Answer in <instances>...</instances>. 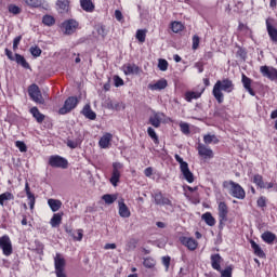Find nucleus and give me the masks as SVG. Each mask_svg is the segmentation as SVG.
<instances>
[{
  "label": "nucleus",
  "mask_w": 277,
  "mask_h": 277,
  "mask_svg": "<svg viewBox=\"0 0 277 277\" xmlns=\"http://www.w3.org/2000/svg\"><path fill=\"white\" fill-rule=\"evenodd\" d=\"M235 90V83L228 78L217 80L213 85L212 95L219 104L224 103V93L230 94Z\"/></svg>",
  "instance_id": "f257e3e1"
},
{
  "label": "nucleus",
  "mask_w": 277,
  "mask_h": 277,
  "mask_svg": "<svg viewBox=\"0 0 277 277\" xmlns=\"http://www.w3.org/2000/svg\"><path fill=\"white\" fill-rule=\"evenodd\" d=\"M175 161L180 163V171L183 174L184 179L187 181V183H194V173L189 170V163L187 161L183 160L179 154L174 155Z\"/></svg>",
  "instance_id": "f03ea898"
},
{
  "label": "nucleus",
  "mask_w": 277,
  "mask_h": 277,
  "mask_svg": "<svg viewBox=\"0 0 277 277\" xmlns=\"http://www.w3.org/2000/svg\"><path fill=\"white\" fill-rule=\"evenodd\" d=\"M77 105H79V98H77V96H69L65 101L63 107L60 108L58 114H61V116H66V114H70V111L75 109Z\"/></svg>",
  "instance_id": "7ed1b4c3"
},
{
  "label": "nucleus",
  "mask_w": 277,
  "mask_h": 277,
  "mask_svg": "<svg viewBox=\"0 0 277 277\" xmlns=\"http://www.w3.org/2000/svg\"><path fill=\"white\" fill-rule=\"evenodd\" d=\"M54 267L56 277H67L64 272V269H66V260L60 253H56L54 258Z\"/></svg>",
  "instance_id": "20e7f679"
},
{
  "label": "nucleus",
  "mask_w": 277,
  "mask_h": 277,
  "mask_svg": "<svg viewBox=\"0 0 277 277\" xmlns=\"http://www.w3.org/2000/svg\"><path fill=\"white\" fill-rule=\"evenodd\" d=\"M49 166H51V168H61V170H66L68 169V159L60 155H53L49 158Z\"/></svg>",
  "instance_id": "39448f33"
},
{
  "label": "nucleus",
  "mask_w": 277,
  "mask_h": 277,
  "mask_svg": "<svg viewBox=\"0 0 277 277\" xmlns=\"http://www.w3.org/2000/svg\"><path fill=\"white\" fill-rule=\"evenodd\" d=\"M229 195H232L233 198H237V200H243L246 198V190L239 183L229 181Z\"/></svg>",
  "instance_id": "423d86ee"
},
{
  "label": "nucleus",
  "mask_w": 277,
  "mask_h": 277,
  "mask_svg": "<svg viewBox=\"0 0 277 277\" xmlns=\"http://www.w3.org/2000/svg\"><path fill=\"white\" fill-rule=\"evenodd\" d=\"M0 249L4 256H12L14 249L12 248V240L10 239V236L3 235L0 237Z\"/></svg>",
  "instance_id": "0eeeda50"
},
{
  "label": "nucleus",
  "mask_w": 277,
  "mask_h": 277,
  "mask_svg": "<svg viewBox=\"0 0 277 277\" xmlns=\"http://www.w3.org/2000/svg\"><path fill=\"white\" fill-rule=\"evenodd\" d=\"M28 94L35 103L44 105V97H42V92H40V87H38V84H31L28 88Z\"/></svg>",
  "instance_id": "6e6552de"
},
{
  "label": "nucleus",
  "mask_w": 277,
  "mask_h": 277,
  "mask_svg": "<svg viewBox=\"0 0 277 277\" xmlns=\"http://www.w3.org/2000/svg\"><path fill=\"white\" fill-rule=\"evenodd\" d=\"M124 166L120 162L113 163V173L110 176V183L114 187H118V183H120L121 171Z\"/></svg>",
  "instance_id": "1a4fd4ad"
},
{
  "label": "nucleus",
  "mask_w": 277,
  "mask_h": 277,
  "mask_svg": "<svg viewBox=\"0 0 277 277\" xmlns=\"http://www.w3.org/2000/svg\"><path fill=\"white\" fill-rule=\"evenodd\" d=\"M266 31L272 42L277 43V23L276 19L268 17L266 18Z\"/></svg>",
  "instance_id": "9d476101"
},
{
  "label": "nucleus",
  "mask_w": 277,
  "mask_h": 277,
  "mask_svg": "<svg viewBox=\"0 0 277 277\" xmlns=\"http://www.w3.org/2000/svg\"><path fill=\"white\" fill-rule=\"evenodd\" d=\"M217 211H219L220 228H222V226H224V222H228V206L226 205V202L220 201Z\"/></svg>",
  "instance_id": "9b49d317"
},
{
  "label": "nucleus",
  "mask_w": 277,
  "mask_h": 277,
  "mask_svg": "<svg viewBox=\"0 0 277 277\" xmlns=\"http://www.w3.org/2000/svg\"><path fill=\"white\" fill-rule=\"evenodd\" d=\"M78 27L79 22H77L76 19H67L62 24V29L64 30V34H66L67 36L75 34Z\"/></svg>",
  "instance_id": "f8f14e48"
},
{
  "label": "nucleus",
  "mask_w": 277,
  "mask_h": 277,
  "mask_svg": "<svg viewBox=\"0 0 277 277\" xmlns=\"http://www.w3.org/2000/svg\"><path fill=\"white\" fill-rule=\"evenodd\" d=\"M260 72L262 77H266L271 81H277V69L275 67H269L267 65L260 67Z\"/></svg>",
  "instance_id": "ddd939ff"
},
{
  "label": "nucleus",
  "mask_w": 277,
  "mask_h": 277,
  "mask_svg": "<svg viewBox=\"0 0 277 277\" xmlns=\"http://www.w3.org/2000/svg\"><path fill=\"white\" fill-rule=\"evenodd\" d=\"M155 205H158L159 207H172V201L168 199V197H164L161 192H157L153 195Z\"/></svg>",
  "instance_id": "4468645a"
},
{
  "label": "nucleus",
  "mask_w": 277,
  "mask_h": 277,
  "mask_svg": "<svg viewBox=\"0 0 277 277\" xmlns=\"http://www.w3.org/2000/svg\"><path fill=\"white\" fill-rule=\"evenodd\" d=\"M166 115L163 113H157L153 110V116L149 117V124L154 127L155 129H159L161 127V121L163 120V117Z\"/></svg>",
  "instance_id": "2eb2a0df"
},
{
  "label": "nucleus",
  "mask_w": 277,
  "mask_h": 277,
  "mask_svg": "<svg viewBox=\"0 0 277 277\" xmlns=\"http://www.w3.org/2000/svg\"><path fill=\"white\" fill-rule=\"evenodd\" d=\"M199 157L203 159H213V149L207 147L205 144H199L197 147Z\"/></svg>",
  "instance_id": "dca6fc26"
},
{
  "label": "nucleus",
  "mask_w": 277,
  "mask_h": 277,
  "mask_svg": "<svg viewBox=\"0 0 277 277\" xmlns=\"http://www.w3.org/2000/svg\"><path fill=\"white\" fill-rule=\"evenodd\" d=\"M180 241L182 246H185V248L194 251L196 248H198V241L194 238L190 237H181Z\"/></svg>",
  "instance_id": "f3484780"
},
{
  "label": "nucleus",
  "mask_w": 277,
  "mask_h": 277,
  "mask_svg": "<svg viewBox=\"0 0 277 277\" xmlns=\"http://www.w3.org/2000/svg\"><path fill=\"white\" fill-rule=\"evenodd\" d=\"M210 261L213 269H215L216 272H222V255H220L219 253L212 254L210 256Z\"/></svg>",
  "instance_id": "a211bd4d"
},
{
  "label": "nucleus",
  "mask_w": 277,
  "mask_h": 277,
  "mask_svg": "<svg viewBox=\"0 0 277 277\" xmlns=\"http://www.w3.org/2000/svg\"><path fill=\"white\" fill-rule=\"evenodd\" d=\"M241 83H242L245 90H247V92H249V94L251 96H255L256 93L252 89V79L248 78V76H246V74H242V76H241Z\"/></svg>",
  "instance_id": "6ab92c4d"
},
{
  "label": "nucleus",
  "mask_w": 277,
  "mask_h": 277,
  "mask_svg": "<svg viewBox=\"0 0 277 277\" xmlns=\"http://www.w3.org/2000/svg\"><path fill=\"white\" fill-rule=\"evenodd\" d=\"M168 88V80L160 79L155 83H149L148 89L153 91L166 90Z\"/></svg>",
  "instance_id": "aec40b11"
},
{
  "label": "nucleus",
  "mask_w": 277,
  "mask_h": 277,
  "mask_svg": "<svg viewBox=\"0 0 277 277\" xmlns=\"http://www.w3.org/2000/svg\"><path fill=\"white\" fill-rule=\"evenodd\" d=\"M56 5L60 14H68V10H70V2L68 0H57Z\"/></svg>",
  "instance_id": "412c9836"
},
{
  "label": "nucleus",
  "mask_w": 277,
  "mask_h": 277,
  "mask_svg": "<svg viewBox=\"0 0 277 277\" xmlns=\"http://www.w3.org/2000/svg\"><path fill=\"white\" fill-rule=\"evenodd\" d=\"M250 243L255 256H259V259H265V251H263L261 246H259L254 240H250Z\"/></svg>",
  "instance_id": "4be33fe9"
},
{
  "label": "nucleus",
  "mask_w": 277,
  "mask_h": 277,
  "mask_svg": "<svg viewBox=\"0 0 277 277\" xmlns=\"http://www.w3.org/2000/svg\"><path fill=\"white\" fill-rule=\"evenodd\" d=\"M114 135L111 133H105L101 138H100V146L102 148H109V144H111Z\"/></svg>",
  "instance_id": "5701e85b"
},
{
  "label": "nucleus",
  "mask_w": 277,
  "mask_h": 277,
  "mask_svg": "<svg viewBox=\"0 0 277 277\" xmlns=\"http://www.w3.org/2000/svg\"><path fill=\"white\" fill-rule=\"evenodd\" d=\"M124 75H140V67L135 64H128L123 66Z\"/></svg>",
  "instance_id": "b1692460"
},
{
  "label": "nucleus",
  "mask_w": 277,
  "mask_h": 277,
  "mask_svg": "<svg viewBox=\"0 0 277 277\" xmlns=\"http://www.w3.org/2000/svg\"><path fill=\"white\" fill-rule=\"evenodd\" d=\"M119 215L120 217H131V210L124 201H119Z\"/></svg>",
  "instance_id": "393cba45"
},
{
  "label": "nucleus",
  "mask_w": 277,
  "mask_h": 277,
  "mask_svg": "<svg viewBox=\"0 0 277 277\" xmlns=\"http://www.w3.org/2000/svg\"><path fill=\"white\" fill-rule=\"evenodd\" d=\"M82 116L87 117L89 120H96V113L90 107V104H87L81 110Z\"/></svg>",
  "instance_id": "a878e982"
},
{
  "label": "nucleus",
  "mask_w": 277,
  "mask_h": 277,
  "mask_svg": "<svg viewBox=\"0 0 277 277\" xmlns=\"http://www.w3.org/2000/svg\"><path fill=\"white\" fill-rule=\"evenodd\" d=\"M62 217H64V212L53 214L52 219L50 220V225L52 228H57L60 224H62Z\"/></svg>",
  "instance_id": "bb28decb"
},
{
  "label": "nucleus",
  "mask_w": 277,
  "mask_h": 277,
  "mask_svg": "<svg viewBox=\"0 0 277 277\" xmlns=\"http://www.w3.org/2000/svg\"><path fill=\"white\" fill-rule=\"evenodd\" d=\"M203 92H205V89H202L201 92L188 91L185 93V101H187V103H192V101L200 98Z\"/></svg>",
  "instance_id": "cd10ccee"
},
{
  "label": "nucleus",
  "mask_w": 277,
  "mask_h": 277,
  "mask_svg": "<svg viewBox=\"0 0 277 277\" xmlns=\"http://www.w3.org/2000/svg\"><path fill=\"white\" fill-rule=\"evenodd\" d=\"M261 237L265 243H268V246H272V243L276 241V234L272 232H264Z\"/></svg>",
  "instance_id": "c85d7f7f"
},
{
  "label": "nucleus",
  "mask_w": 277,
  "mask_h": 277,
  "mask_svg": "<svg viewBox=\"0 0 277 277\" xmlns=\"http://www.w3.org/2000/svg\"><path fill=\"white\" fill-rule=\"evenodd\" d=\"M80 6L84 12H94V2L92 0H80Z\"/></svg>",
  "instance_id": "c756f323"
},
{
  "label": "nucleus",
  "mask_w": 277,
  "mask_h": 277,
  "mask_svg": "<svg viewBox=\"0 0 277 277\" xmlns=\"http://www.w3.org/2000/svg\"><path fill=\"white\" fill-rule=\"evenodd\" d=\"M30 114L37 120V122H39V123L44 122V115L42 113H40L38 107L30 108Z\"/></svg>",
  "instance_id": "7c9ffc66"
},
{
  "label": "nucleus",
  "mask_w": 277,
  "mask_h": 277,
  "mask_svg": "<svg viewBox=\"0 0 277 277\" xmlns=\"http://www.w3.org/2000/svg\"><path fill=\"white\" fill-rule=\"evenodd\" d=\"M15 62L16 64H19V66H22L23 68H26V70H29V68H31V66H29V63L27 62V60H25V56L21 55V54H15Z\"/></svg>",
  "instance_id": "2f4dec72"
},
{
  "label": "nucleus",
  "mask_w": 277,
  "mask_h": 277,
  "mask_svg": "<svg viewBox=\"0 0 277 277\" xmlns=\"http://www.w3.org/2000/svg\"><path fill=\"white\" fill-rule=\"evenodd\" d=\"M48 205L53 213L57 212L58 209H62V201L57 199H49Z\"/></svg>",
  "instance_id": "473e14b6"
},
{
  "label": "nucleus",
  "mask_w": 277,
  "mask_h": 277,
  "mask_svg": "<svg viewBox=\"0 0 277 277\" xmlns=\"http://www.w3.org/2000/svg\"><path fill=\"white\" fill-rule=\"evenodd\" d=\"M201 219L208 226H213L215 224V217H213V214L211 212H206L201 215Z\"/></svg>",
  "instance_id": "72a5a7b5"
},
{
  "label": "nucleus",
  "mask_w": 277,
  "mask_h": 277,
  "mask_svg": "<svg viewBox=\"0 0 277 277\" xmlns=\"http://www.w3.org/2000/svg\"><path fill=\"white\" fill-rule=\"evenodd\" d=\"M8 200H14V194H12L10 192L2 193L0 195V206L4 207L5 201H8Z\"/></svg>",
  "instance_id": "f704fd0d"
},
{
  "label": "nucleus",
  "mask_w": 277,
  "mask_h": 277,
  "mask_svg": "<svg viewBox=\"0 0 277 277\" xmlns=\"http://www.w3.org/2000/svg\"><path fill=\"white\" fill-rule=\"evenodd\" d=\"M102 200H104V202H106V205H114L116 202V200H118V196L106 194V195L102 196Z\"/></svg>",
  "instance_id": "c9c22d12"
},
{
  "label": "nucleus",
  "mask_w": 277,
  "mask_h": 277,
  "mask_svg": "<svg viewBox=\"0 0 277 277\" xmlns=\"http://www.w3.org/2000/svg\"><path fill=\"white\" fill-rule=\"evenodd\" d=\"M253 183L260 187V189H265V182L263 181V175L255 174L253 176Z\"/></svg>",
  "instance_id": "e433bc0d"
},
{
  "label": "nucleus",
  "mask_w": 277,
  "mask_h": 277,
  "mask_svg": "<svg viewBox=\"0 0 277 277\" xmlns=\"http://www.w3.org/2000/svg\"><path fill=\"white\" fill-rule=\"evenodd\" d=\"M43 25H47L48 27H51L52 25H55V17L51 15H44L42 17Z\"/></svg>",
  "instance_id": "4c0bfd02"
},
{
  "label": "nucleus",
  "mask_w": 277,
  "mask_h": 277,
  "mask_svg": "<svg viewBox=\"0 0 277 277\" xmlns=\"http://www.w3.org/2000/svg\"><path fill=\"white\" fill-rule=\"evenodd\" d=\"M43 0H24L29 8H40Z\"/></svg>",
  "instance_id": "58836bf2"
},
{
  "label": "nucleus",
  "mask_w": 277,
  "mask_h": 277,
  "mask_svg": "<svg viewBox=\"0 0 277 277\" xmlns=\"http://www.w3.org/2000/svg\"><path fill=\"white\" fill-rule=\"evenodd\" d=\"M136 40H138V42H141V43L146 42V30L138 29L136 31Z\"/></svg>",
  "instance_id": "ea45409f"
},
{
  "label": "nucleus",
  "mask_w": 277,
  "mask_h": 277,
  "mask_svg": "<svg viewBox=\"0 0 277 277\" xmlns=\"http://www.w3.org/2000/svg\"><path fill=\"white\" fill-rule=\"evenodd\" d=\"M171 29L173 34H179V31H183V24L181 22H173L171 24Z\"/></svg>",
  "instance_id": "a19ab883"
},
{
  "label": "nucleus",
  "mask_w": 277,
  "mask_h": 277,
  "mask_svg": "<svg viewBox=\"0 0 277 277\" xmlns=\"http://www.w3.org/2000/svg\"><path fill=\"white\" fill-rule=\"evenodd\" d=\"M9 12L10 14H14L16 16L17 14H21L23 12V9H21V6L16 4H10Z\"/></svg>",
  "instance_id": "79ce46f5"
},
{
  "label": "nucleus",
  "mask_w": 277,
  "mask_h": 277,
  "mask_svg": "<svg viewBox=\"0 0 277 277\" xmlns=\"http://www.w3.org/2000/svg\"><path fill=\"white\" fill-rule=\"evenodd\" d=\"M29 52L32 55V57H40V55H42V50L38 45L31 47L29 49Z\"/></svg>",
  "instance_id": "37998d69"
},
{
  "label": "nucleus",
  "mask_w": 277,
  "mask_h": 277,
  "mask_svg": "<svg viewBox=\"0 0 277 277\" xmlns=\"http://www.w3.org/2000/svg\"><path fill=\"white\" fill-rule=\"evenodd\" d=\"M147 134L149 135V137H151V140L155 142V144L159 143V136H157V132H155V129L153 128H147Z\"/></svg>",
  "instance_id": "c03bdc74"
},
{
  "label": "nucleus",
  "mask_w": 277,
  "mask_h": 277,
  "mask_svg": "<svg viewBox=\"0 0 277 277\" xmlns=\"http://www.w3.org/2000/svg\"><path fill=\"white\" fill-rule=\"evenodd\" d=\"M219 272L221 273V277H233V265H229L225 269H221Z\"/></svg>",
  "instance_id": "a18cd8bd"
},
{
  "label": "nucleus",
  "mask_w": 277,
  "mask_h": 277,
  "mask_svg": "<svg viewBox=\"0 0 277 277\" xmlns=\"http://www.w3.org/2000/svg\"><path fill=\"white\" fill-rule=\"evenodd\" d=\"M96 32L98 34V36H102L103 38H106L108 31L107 28L104 25H97L95 27Z\"/></svg>",
  "instance_id": "49530a36"
},
{
  "label": "nucleus",
  "mask_w": 277,
  "mask_h": 277,
  "mask_svg": "<svg viewBox=\"0 0 277 277\" xmlns=\"http://www.w3.org/2000/svg\"><path fill=\"white\" fill-rule=\"evenodd\" d=\"M168 62L166 61V58H160L158 61V68L159 70H161L162 72H166V70H168Z\"/></svg>",
  "instance_id": "de8ad7c7"
},
{
  "label": "nucleus",
  "mask_w": 277,
  "mask_h": 277,
  "mask_svg": "<svg viewBox=\"0 0 277 277\" xmlns=\"http://www.w3.org/2000/svg\"><path fill=\"white\" fill-rule=\"evenodd\" d=\"M16 148H18L19 153H27V145L23 141L15 142Z\"/></svg>",
  "instance_id": "09e8293b"
},
{
  "label": "nucleus",
  "mask_w": 277,
  "mask_h": 277,
  "mask_svg": "<svg viewBox=\"0 0 277 277\" xmlns=\"http://www.w3.org/2000/svg\"><path fill=\"white\" fill-rule=\"evenodd\" d=\"M180 129H181L182 133H184V135H189V133H190V131H189V123L181 122L180 123Z\"/></svg>",
  "instance_id": "8fccbe9b"
},
{
  "label": "nucleus",
  "mask_w": 277,
  "mask_h": 277,
  "mask_svg": "<svg viewBox=\"0 0 277 277\" xmlns=\"http://www.w3.org/2000/svg\"><path fill=\"white\" fill-rule=\"evenodd\" d=\"M144 267H147L148 269H151V267L155 266V260L151 258H146L143 262Z\"/></svg>",
  "instance_id": "3c124183"
},
{
  "label": "nucleus",
  "mask_w": 277,
  "mask_h": 277,
  "mask_svg": "<svg viewBox=\"0 0 277 277\" xmlns=\"http://www.w3.org/2000/svg\"><path fill=\"white\" fill-rule=\"evenodd\" d=\"M258 207H260V209H265V207H267V198L265 197H260L256 201Z\"/></svg>",
  "instance_id": "603ef678"
},
{
  "label": "nucleus",
  "mask_w": 277,
  "mask_h": 277,
  "mask_svg": "<svg viewBox=\"0 0 277 277\" xmlns=\"http://www.w3.org/2000/svg\"><path fill=\"white\" fill-rule=\"evenodd\" d=\"M79 144H81V141H72V140H67V146L68 148L75 149L79 146Z\"/></svg>",
  "instance_id": "864d4df0"
},
{
  "label": "nucleus",
  "mask_w": 277,
  "mask_h": 277,
  "mask_svg": "<svg viewBox=\"0 0 277 277\" xmlns=\"http://www.w3.org/2000/svg\"><path fill=\"white\" fill-rule=\"evenodd\" d=\"M198 47H200V37H198V35H195L193 37V50L196 51Z\"/></svg>",
  "instance_id": "5fc2aeb1"
},
{
  "label": "nucleus",
  "mask_w": 277,
  "mask_h": 277,
  "mask_svg": "<svg viewBox=\"0 0 277 277\" xmlns=\"http://www.w3.org/2000/svg\"><path fill=\"white\" fill-rule=\"evenodd\" d=\"M114 81L115 88H120V85H124V80H122V78H120L119 76H115Z\"/></svg>",
  "instance_id": "6e6d98bb"
},
{
  "label": "nucleus",
  "mask_w": 277,
  "mask_h": 277,
  "mask_svg": "<svg viewBox=\"0 0 277 277\" xmlns=\"http://www.w3.org/2000/svg\"><path fill=\"white\" fill-rule=\"evenodd\" d=\"M214 140H217V138L215 137V135H210V134H208V135H205V136H203V142H205V144H212V142H213Z\"/></svg>",
  "instance_id": "4d7b16f0"
},
{
  "label": "nucleus",
  "mask_w": 277,
  "mask_h": 277,
  "mask_svg": "<svg viewBox=\"0 0 277 277\" xmlns=\"http://www.w3.org/2000/svg\"><path fill=\"white\" fill-rule=\"evenodd\" d=\"M127 246L129 250H135V248H137V240L132 239L128 242Z\"/></svg>",
  "instance_id": "13d9d810"
},
{
  "label": "nucleus",
  "mask_w": 277,
  "mask_h": 277,
  "mask_svg": "<svg viewBox=\"0 0 277 277\" xmlns=\"http://www.w3.org/2000/svg\"><path fill=\"white\" fill-rule=\"evenodd\" d=\"M28 198V200H29V208H30V210L31 211H34V207L36 206V197L32 195V196H30V197H27Z\"/></svg>",
  "instance_id": "bf43d9fd"
},
{
  "label": "nucleus",
  "mask_w": 277,
  "mask_h": 277,
  "mask_svg": "<svg viewBox=\"0 0 277 277\" xmlns=\"http://www.w3.org/2000/svg\"><path fill=\"white\" fill-rule=\"evenodd\" d=\"M25 192H26L27 198L34 196L32 193H31V188L29 187V182L25 183Z\"/></svg>",
  "instance_id": "052dcab7"
},
{
  "label": "nucleus",
  "mask_w": 277,
  "mask_h": 277,
  "mask_svg": "<svg viewBox=\"0 0 277 277\" xmlns=\"http://www.w3.org/2000/svg\"><path fill=\"white\" fill-rule=\"evenodd\" d=\"M236 55H237L238 57H241V60H246V50L239 48L238 51H237V53H236Z\"/></svg>",
  "instance_id": "680f3d73"
},
{
  "label": "nucleus",
  "mask_w": 277,
  "mask_h": 277,
  "mask_svg": "<svg viewBox=\"0 0 277 277\" xmlns=\"http://www.w3.org/2000/svg\"><path fill=\"white\" fill-rule=\"evenodd\" d=\"M162 263L167 269H170V256H163Z\"/></svg>",
  "instance_id": "e2e57ef3"
},
{
  "label": "nucleus",
  "mask_w": 277,
  "mask_h": 277,
  "mask_svg": "<svg viewBox=\"0 0 277 277\" xmlns=\"http://www.w3.org/2000/svg\"><path fill=\"white\" fill-rule=\"evenodd\" d=\"M77 237H74L76 241H81L83 239V229H78Z\"/></svg>",
  "instance_id": "0e129e2a"
},
{
  "label": "nucleus",
  "mask_w": 277,
  "mask_h": 277,
  "mask_svg": "<svg viewBox=\"0 0 277 277\" xmlns=\"http://www.w3.org/2000/svg\"><path fill=\"white\" fill-rule=\"evenodd\" d=\"M4 53H5V55H6V57L9 58V60H11V62H14V54L10 51V49H5L4 50Z\"/></svg>",
  "instance_id": "69168bd1"
},
{
  "label": "nucleus",
  "mask_w": 277,
  "mask_h": 277,
  "mask_svg": "<svg viewBox=\"0 0 277 277\" xmlns=\"http://www.w3.org/2000/svg\"><path fill=\"white\" fill-rule=\"evenodd\" d=\"M115 18L119 22L122 21L123 16H122V12L120 10L115 11Z\"/></svg>",
  "instance_id": "338daca9"
},
{
  "label": "nucleus",
  "mask_w": 277,
  "mask_h": 277,
  "mask_svg": "<svg viewBox=\"0 0 277 277\" xmlns=\"http://www.w3.org/2000/svg\"><path fill=\"white\" fill-rule=\"evenodd\" d=\"M145 176H153V167H148L144 170Z\"/></svg>",
  "instance_id": "774afa93"
}]
</instances>
